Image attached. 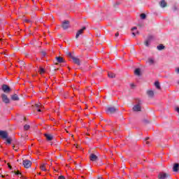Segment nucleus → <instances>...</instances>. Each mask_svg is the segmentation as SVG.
I'll use <instances>...</instances> for the list:
<instances>
[{"mask_svg":"<svg viewBox=\"0 0 179 179\" xmlns=\"http://www.w3.org/2000/svg\"><path fill=\"white\" fill-rule=\"evenodd\" d=\"M142 101L139 99L136 101V103L133 107V111H141Z\"/></svg>","mask_w":179,"mask_h":179,"instance_id":"f257e3e1","label":"nucleus"},{"mask_svg":"<svg viewBox=\"0 0 179 179\" xmlns=\"http://www.w3.org/2000/svg\"><path fill=\"white\" fill-rule=\"evenodd\" d=\"M23 166L25 169H29L31 167V162L29 159H25L23 161Z\"/></svg>","mask_w":179,"mask_h":179,"instance_id":"f03ea898","label":"nucleus"},{"mask_svg":"<svg viewBox=\"0 0 179 179\" xmlns=\"http://www.w3.org/2000/svg\"><path fill=\"white\" fill-rule=\"evenodd\" d=\"M1 99L3 101V103H5L6 104H9L10 100H9V98H8V96L6 94H3L1 95Z\"/></svg>","mask_w":179,"mask_h":179,"instance_id":"7ed1b4c3","label":"nucleus"},{"mask_svg":"<svg viewBox=\"0 0 179 179\" xmlns=\"http://www.w3.org/2000/svg\"><path fill=\"white\" fill-rule=\"evenodd\" d=\"M152 40H153V36H149L148 38L145 40V41L144 42L145 45L146 47H149L150 44V41H152Z\"/></svg>","mask_w":179,"mask_h":179,"instance_id":"20e7f679","label":"nucleus"},{"mask_svg":"<svg viewBox=\"0 0 179 179\" xmlns=\"http://www.w3.org/2000/svg\"><path fill=\"white\" fill-rule=\"evenodd\" d=\"M117 111V108L114 107H108L106 110L108 114H114Z\"/></svg>","mask_w":179,"mask_h":179,"instance_id":"39448f33","label":"nucleus"},{"mask_svg":"<svg viewBox=\"0 0 179 179\" xmlns=\"http://www.w3.org/2000/svg\"><path fill=\"white\" fill-rule=\"evenodd\" d=\"M1 89L4 93H9V92H10V87L7 85H3Z\"/></svg>","mask_w":179,"mask_h":179,"instance_id":"423d86ee","label":"nucleus"},{"mask_svg":"<svg viewBox=\"0 0 179 179\" xmlns=\"http://www.w3.org/2000/svg\"><path fill=\"white\" fill-rule=\"evenodd\" d=\"M62 27L64 30H66V29H69V21H66V20L62 22Z\"/></svg>","mask_w":179,"mask_h":179,"instance_id":"0eeeda50","label":"nucleus"},{"mask_svg":"<svg viewBox=\"0 0 179 179\" xmlns=\"http://www.w3.org/2000/svg\"><path fill=\"white\" fill-rule=\"evenodd\" d=\"M0 136L3 138V139H6L8 138V132L5 131H0Z\"/></svg>","mask_w":179,"mask_h":179,"instance_id":"6e6552de","label":"nucleus"},{"mask_svg":"<svg viewBox=\"0 0 179 179\" xmlns=\"http://www.w3.org/2000/svg\"><path fill=\"white\" fill-rule=\"evenodd\" d=\"M85 30H86V27H83V29L78 30L76 35V38H79V36H80V34H83V31H85Z\"/></svg>","mask_w":179,"mask_h":179,"instance_id":"1a4fd4ad","label":"nucleus"},{"mask_svg":"<svg viewBox=\"0 0 179 179\" xmlns=\"http://www.w3.org/2000/svg\"><path fill=\"white\" fill-rule=\"evenodd\" d=\"M147 62L149 64V65H155V64H156V61H155L153 57L148 58Z\"/></svg>","mask_w":179,"mask_h":179,"instance_id":"9d476101","label":"nucleus"},{"mask_svg":"<svg viewBox=\"0 0 179 179\" xmlns=\"http://www.w3.org/2000/svg\"><path fill=\"white\" fill-rule=\"evenodd\" d=\"M167 177H169V175L165 173H160L158 176L159 179H166Z\"/></svg>","mask_w":179,"mask_h":179,"instance_id":"9b49d317","label":"nucleus"},{"mask_svg":"<svg viewBox=\"0 0 179 179\" xmlns=\"http://www.w3.org/2000/svg\"><path fill=\"white\" fill-rule=\"evenodd\" d=\"M71 59H73V62L76 64V65H80V60L78 58L73 57Z\"/></svg>","mask_w":179,"mask_h":179,"instance_id":"f8f14e48","label":"nucleus"},{"mask_svg":"<svg viewBox=\"0 0 179 179\" xmlns=\"http://www.w3.org/2000/svg\"><path fill=\"white\" fill-rule=\"evenodd\" d=\"M90 159L92 162H96L97 161V157L94 154H91L90 155Z\"/></svg>","mask_w":179,"mask_h":179,"instance_id":"ddd939ff","label":"nucleus"},{"mask_svg":"<svg viewBox=\"0 0 179 179\" xmlns=\"http://www.w3.org/2000/svg\"><path fill=\"white\" fill-rule=\"evenodd\" d=\"M173 170L175 173L179 171V164L176 163L173 164Z\"/></svg>","mask_w":179,"mask_h":179,"instance_id":"4468645a","label":"nucleus"},{"mask_svg":"<svg viewBox=\"0 0 179 179\" xmlns=\"http://www.w3.org/2000/svg\"><path fill=\"white\" fill-rule=\"evenodd\" d=\"M45 136L47 141H51L52 139H54V136L51 134H45Z\"/></svg>","mask_w":179,"mask_h":179,"instance_id":"2eb2a0df","label":"nucleus"},{"mask_svg":"<svg viewBox=\"0 0 179 179\" xmlns=\"http://www.w3.org/2000/svg\"><path fill=\"white\" fill-rule=\"evenodd\" d=\"M135 30H136V27H134L131 29V31H132V35L135 37V36H136V34H139V31H135Z\"/></svg>","mask_w":179,"mask_h":179,"instance_id":"dca6fc26","label":"nucleus"},{"mask_svg":"<svg viewBox=\"0 0 179 179\" xmlns=\"http://www.w3.org/2000/svg\"><path fill=\"white\" fill-rule=\"evenodd\" d=\"M147 94L149 97H153V96H155V92L152 90H148Z\"/></svg>","mask_w":179,"mask_h":179,"instance_id":"f3484780","label":"nucleus"},{"mask_svg":"<svg viewBox=\"0 0 179 179\" xmlns=\"http://www.w3.org/2000/svg\"><path fill=\"white\" fill-rule=\"evenodd\" d=\"M160 6L162 8H166V6H167V3L164 0H162L160 2Z\"/></svg>","mask_w":179,"mask_h":179,"instance_id":"a211bd4d","label":"nucleus"},{"mask_svg":"<svg viewBox=\"0 0 179 179\" xmlns=\"http://www.w3.org/2000/svg\"><path fill=\"white\" fill-rule=\"evenodd\" d=\"M134 73L137 76H141V69H136V70L134 71Z\"/></svg>","mask_w":179,"mask_h":179,"instance_id":"6ab92c4d","label":"nucleus"},{"mask_svg":"<svg viewBox=\"0 0 179 179\" xmlns=\"http://www.w3.org/2000/svg\"><path fill=\"white\" fill-rule=\"evenodd\" d=\"M11 99L14 101H16L19 100V96H17V94H14V95L11 96Z\"/></svg>","mask_w":179,"mask_h":179,"instance_id":"aec40b11","label":"nucleus"},{"mask_svg":"<svg viewBox=\"0 0 179 179\" xmlns=\"http://www.w3.org/2000/svg\"><path fill=\"white\" fill-rule=\"evenodd\" d=\"M155 87H157L159 90H160V89H162V87H160V83H159L158 81H156L155 83Z\"/></svg>","mask_w":179,"mask_h":179,"instance_id":"412c9836","label":"nucleus"},{"mask_svg":"<svg viewBox=\"0 0 179 179\" xmlns=\"http://www.w3.org/2000/svg\"><path fill=\"white\" fill-rule=\"evenodd\" d=\"M46 164H42L41 166V170L42 171H47V169L45 168Z\"/></svg>","mask_w":179,"mask_h":179,"instance_id":"4be33fe9","label":"nucleus"},{"mask_svg":"<svg viewBox=\"0 0 179 179\" xmlns=\"http://www.w3.org/2000/svg\"><path fill=\"white\" fill-rule=\"evenodd\" d=\"M56 59L57 61V62H59V64H62V62H64V59L62 57H56Z\"/></svg>","mask_w":179,"mask_h":179,"instance_id":"5701e85b","label":"nucleus"},{"mask_svg":"<svg viewBox=\"0 0 179 179\" xmlns=\"http://www.w3.org/2000/svg\"><path fill=\"white\" fill-rule=\"evenodd\" d=\"M157 50H159V51H161V50H164V45H159L157 47Z\"/></svg>","mask_w":179,"mask_h":179,"instance_id":"b1692460","label":"nucleus"},{"mask_svg":"<svg viewBox=\"0 0 179 179\" xmlns=\"http://www.w3.org/2000/svg\"><path fill=\"white\" fill-rule=\"evenodd\" d=\"M108 78H115V74L114 73H108Z\"/></svg>","mask_w":179,"mask_h":179,"instance_id":"393cba45","label":"nucleus"},{"mask_svg":"<svg viewBox=\"0 0 179 179\" xmlns=\"http://www.w3.org/2000/svg\"><path fill=\"white\" fill-rule=\"evenodd\" d=\"M39 73H41V75H43V73H44L45 72V70H44V69L43 68H40L39 71H38Z\"/></svg>","mask_w":179,"mask_h":179,"instance_id":"a878e982","label":"nucleus"},{"mask_svg":"<svg viewBox=\"0 0 179 179\" xmlns=\"http://www.w3.org/2000/svg\"><path fill=\"white\" fill-rule=\"evenodd\" d=\"M29 128H30L29 125L26 124L24 126V129H25V131H28Z\"/></svg>","mask_w":179,"mask_h":179,"instance_id":"bb28decb","label":"nucleus"},{"mask_svg":"<svg viewBox=\"0 0 179 179\" xmlns=\"http://www.w3.org/2000/svg\"><path fill=\"white\" fill-rule=\"evenodd\" d=\"M140 16H141V19H146V14H145V13L141 14Z\"/></svg>","mask_w":179,"mask_h":179,"instance_id":"cd10ccee","label":"nucleus"},{"mask_svg":"<svg viewBox=\"0 0 179 179\" xmlns=\"http://www.w3.org/2000/svg\"><path fill=\"white\" fill-rule=\"evenodd\" d=\"M6 139L7 143H11L12 139H10V138H8V137H7V138H6Z\"/></svg>","mask_w":179,"mask_h":179,"instance_id":"c85d7f7f","label":"nucleus"},{"mask_svg":"<svg viewBox=\"0 0 179 179\" xmlns=\"http://www.w3.org/2000/svg\"><path fill=\"white\" fill-rule=\"evenodd\" d=\"M67 55H68V57H69V58H71V59H72L73 57V55H72V53H71V52H68V53H67Z\"/></svg>","mask_w":179,"mask_h":179,"instance_id":"c756f323","label":"nucleus"},{"mask_svg":"<svg viewBox=\"0 0 179 179\" xmlns=\"http://www.w3.org/2000/svg\"><path fill=\"white\" fill-rule=\"evenodd\" d=\"M15 176H22V173L19 171L15 172Z\"/></svg>","mask_w":179,"mask_h":179,"instance_id":"7c9ffc66","label":"nucleus"},{"mask_svg":"<svg viewBox=\"0 0 179 179\" xmlns=\"http://www.w3.org/2000/svg\"><path fill=\"white\" fill-rule=\"evenodd\" d=\"M41 106V104H40V103H36L35 104V107H36V108H40Z\"/></svg>","mask_w":179,"mask_h":179,"instance_id":"2f4dec72","label":"nucleus"},{"mask_svg":"<svg viewBox=\"0 0 179 179\" xmlns=\"http://www.w3.org/2000/svg\"><path fill=\"white\" fill-rule=\"evenodd\" d=\"M145 143L146 145H149V141H148V138L145 139Z\"/></svg>","mask_w":179,"mask_h":179,"instance_id":"473e14b6","label":"nucleus"},{"mask_svg":"<svg viewBox=\"0 0 179 179\" xmlns=\"http://www.w3.org/2000/svg\"><path fill=\"white\" fill-rule=\"evenodd\" d=\"M58 179H65V177L61 176H59V177L58 178Z\"/></svg>","mask_w":179,"mask_h":179,"instance_id":"72a5a7b5","label":"nucleus"},{"mask_svg":"<svg viewBox=\"0 0 179 179\" xmlns=\"http://www.w3.org/2000/svg\"><path fill=\"white\" fill-rule=\"evenodd\" d=\"M176 73H179V68H178V69H176Z\"/></svg>","mask_w":179,"mask_h":179,"instance_id":"f704fd0d","label":"nucleus"},{"mask_svg":"<svg viewBox=\"0 0 179 179\" xmlns=\"http://www.w3.org/2000/svg\"><path fill=\"white\" fill-rule=\"evenodd\" d=\"M115 37H118V36H120V34L118 32H117L115 34Z\"/></svg>","mask_w":179,"mask_h":179,"instance_id":"c9c22d12","label":"nucleus"},{"mask_svg":"<svg viewBox=\"0 0 179 179\" xmlns=\"http://www.w3.org/2000/svg\"><path fill=\"white\" fill-rule=\"evenodd\" d=\"M13 149L14 150H15V152H17V148H15V146L13 147Z\"/></svg>","mask_w":179,"mask_h":179,"instance_id":"e433bc0d","label":"nucleus"},{"mask_svg":"<svg viewBox=\"0 0 179 179\" xmlns=\"http://www.w3.org/2000/svg\"><path fill=\"white\" fill-rule=\"evenodd\" d=\"M8 166L10 169H12V166H10V164H8Z\"/></svg>","mask_w":179,"mask_h":179,"instance_id":"4c0bfd02","label":"nucleus"},{"mask_svg":"<svg viewBox=\"0 0 179 179\" xmlns=\"http://www.w3.org/2000/svg\"><path fill=\"white\" fill-rule=\"evenodd\" d=\"M38 111L39 113H41V109L38 108Z\"/></svg>","mask_w":179,"mask_h":179,"instance_id":"58836bf2","label":"nucleus"},{"mask_svg":"<svg viewBox=\"0 0 179 179\" xmlns=\"http://www.w3.org/2000/svg\"><path fill=\"white\" fill-rule=\"evenodd\" d=\"M43 57H45V52H43Z\"/></svg>","mask_w":179,"mask_h":179,"instance_id":"ea45409f","label":"nucleus"},{"mask_svg":"<svg viewBox=\"0 0 179 179\" xmlns=\"http://www.w3.org/2000/svg\"><path fill=\"white\" fill-rule=\"evenodd\" d=\"M1 177H2L3 178H5V176H3V175H2Z\"/></svg>","mask_w":179,"mask_h":179,"instance_id":"a19ab883","label":"nucleus"},{"mask_svg":"<svg viewBox=\"0 0 179 179\" xmlns=\"http://www.w3.org/2000/svg\"><path fill=\"white\" fill-rule=\"evenodd\" d=\"M131 87H134V84H131Z\"/></svg>","mask_w":179,"mask_h":179,"instance_id":"79ce46f5","label":"nucleus"},{"mask_svg":"<svg viewBox=\"0 0 179 179\" xmlns=\"http://www.w3.org/2000/svg\"><path fill=\"white\" fill-rule=\"evenodd\" d=\"M6 178L8 179V175L6 176Z\"/></svg>","mask_w":179,"mask_h":179,"instance_id":"37998d69","label":"nucleus"},{"mask_svg":"<svg viewBox=\"0 0 179 179\" xmlns=\"http://www.w3.org/2000/svg\"><path fill=\"white\" fill-rule=\"evenodd\" d=\"M178 85H179V80L177 82Z\"/></svg>","mask_w":179,"mask_h":179,"instance_id":"c03bdc74","label":"nucleus"},{"mask_svg":"<svg viewBox=\"0 0 179 179\" xmlns=\"http://www.w3.org/2000/svg\"><path fill=\"white\" fill-rule=\"evenodd\" d=\"M76 148H78V145H76Z\"/></svg>","mask_w":179,"mask_h":179,"instance_id":"a18cd8bd","label":"nucleus"}]
</instances>
